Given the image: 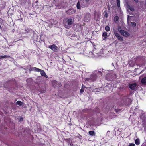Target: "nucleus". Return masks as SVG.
Returning a JSON list of instances; mask_svg holds the SVG:
<instances>
[{"label": "nucleus", "instance_id": "7c9ffc66", "mask_svg": "<svg viewBox=\"0 0 146 146\" xmlns=\"http://www.w3.org/2000/svg\"><path fill=\"white\" fill-rule=\"evenodd\" d=\"M129 146H135V145L133 143H130L129 144Z\"/></svg>", "mask_w": 146, "mask_h": 146}, {"label": "nucleus", "instance_id": "f3484780", "mask_svg": "<svg viewBox=\"0 0 146 146\" xmlns=\"http://www.w3.org/2000/svg\"><path fill=\"white\" fill-rule=\"evenodd\" d=\"M141 82L143 84L146 83V77H145L141 79Z\"/></svg>", "mask_w": 146, "mask_h": 146}, {"label": "nucleus", "instance_id": "ddd939ff", "mask_svg": "<svg viewBox=\"0 0 146 146\" xmlns=\"http://www.w3.org/2000/svg\"><path fill=\"white\" fill-rule=\"evenodd\" d=\"M102 37L103 38V40H105L107 37V33L106 32H104L102 35Z\"/></svg>", "mask_w": 146, "mask_h": 146}, {"label": "nucleus", "instance_id": "b1692460", "mask_svg": "<svg viewBox=\"0 0 146 146\" xmlns=\"http://www.w3.org/2000/svg\"><path fill=\"white\" fill-rule=\"evenodd\" d=\"M105 29L107 31H109L110 30V28L108 26H106L105 27Z\"/></svg>", "mask_w": 146, "mask_h": 146}, {"label": "nucleus", "instance_id": "c03bdc74", "mask_svg": "<svg viewBox=\"0 0 146 146\" xmlns=\"http://www.w3.org/2000/svg\"><path fill=\"white\" fill-rule=\"evenodd\" d=\"M1 25H0V29H1Z\"/></svg>", "mask_w": 146, "mask_h": 146}, {"label": "nucleus", "instance_id": "bb28decb", "mask_svg": "<svg viewBox=\"0 0 146 146\" xmlns=\"http://www.w3.org/2000/svg\"><path fill=\"white\" fill-rule=\"evenodd\" d=\"M115 111L117 113H118L120 111H121V110L120 109H115Z\"/></svg>", "mask_w": 146, "mask_h": 146}, {"label": "nucleus", "instance_id": "f8f14e48", "mask_svg": "<svg viewBox=\"0 0 146 146\" xmlns=\"http://www.w3.org/2000/svg\"><path fill=\"white\" fill-rule=\"evenodd\" d=\"M66 13L67 14L70 15L73 14L75 13V11L72 9H70L67 11Z\"/></svg>", "mask_w": 146, "mask_h": 146}, {"label": "nucleus", "instance_id": "a878e982", "mask_svg": "<svg viewBox=\"0 0 146 146\" xmlns=\"http://www.w3.org/2000/svg\"><path fill=\"white\" fill-rule=\"evenodd\" d=\"M76 6L78 9H80V2H78L77 3Z\"/></svg>", "mask_w": 146, "mask_h": 146}, {"label": "nucleus", "instance_id": "1a4fd4ad", "mask_svg": "<svg viewBox=\"0 0 146 146\" xmlns=\"http://www.w3.org/2000/svg\"><path fill=\"white\" fill-rule=\"evenodd\" d=\"M27 69H29V71L30 72L34 71L37 72L38 68L35 67H31V65L27 66Z\"/></svg>", "mask_w": 146, "mask_h": 146}, {"label": "nucleus", "instance_id": "20e7f679", "mask_svg": "<svg viewBox=\"0 0 146 146\" xmlns=\"http://www.w3.org/2000/svg\"><path fill=\"white\" fill-rule=\"evenodd\" d=\"M48 48L52 50L54 52H57L59 49V48L54 44L49 45L48 46Z\"/></svg>", "mask_w": 146, "mask_h": 146}, {"label": "nucleus", "instance_id": "0eeeda50", "mask_svg": "<svg viewBox=\"0 0 146 146\" xmlns=\"http://www.w3.org/2000/svg\"><path fill=\"white\" fill-rule=\"evenodd\" d=\"M127 10H129L131 11H134L135 9L133 5L130 3H128L127 5Z\"/></svg>", "mask_w": 146, "mask_h": 146}, {"label": "nucleus", "instance_id": "37998d69", "mask_svg": "<svg viewBox=\"0 0 146 146\" xmlns=\"http://www.w3.org/2000/svg\"><path fill=\"white\" fill-rule=\"evenodd\" d=\"M21 120H23V119L22 118H21L20 119V121H21Z\"/></svg>", "mask_w": 146, "mask_h": 146}, {"label": "nucleus", "instance_id": "a19ab883", "mask_svg": "<svg viewBox=\"0 0 146 146\" xmlns=\"http://www.w3.org/2000/svg\"><path fill=\"white\" fill-rule=\"evenodd\" d=\"M127 100H128V101H129L130 99L129 98H127Z\"/></svg>", "mask_w": 146, "mask_h": 146}, {"label": "nucleus", "instance_id": "cd10ccee", "mask_svg": "<svg viewBox=\"0 0 146 146\" xmlns=\"http://www.w3.org/2000/svg\"><path fill=\"white\" fill-rule=\"evenodd\" d=\"M84 91V90L83 88H82L80 90V92L81 93H83Z\"/></svg>", "mask_w": 146, "mask_h": 146}, {"label": "nucleus", "instance_id": "2f4dec72", "mask_svg": "<svg viewBox=\"0 0 146 146\" xmlns=\"http://www.w3.org/2000/svg\"><path fill=\"white\" fill-rule=\"evenodd\" d=\"M117 6L118 7H120V2H119L117 3Z\"/></svg>", "mask_w": 146, "mask_h": 146}, {"label": "nucleus", "instance_id": "9d476101", "mask_svg": "<svg viewBox=\"0 0 146 146\" xmlns=\"http://www.w3.org/2000/svg\"><path fill=\"white\" fill-rule=\"evenodd\" d=\"M137 86V84L136 83H133L129 84L128 85V86L130 89L132 90H134Z\"/></svg>", "mask_w": 146, "mask_h": 146}, {"label": "nucleus", "instance_id": "79ce46f5", "mask_svg": "<svg viewBox=\"0 0 146 146\" xmlns=\"http://www.w3.org/2000/svg\"><path fill=\"white\" fill-rule=\"evenodd\" d=\"M21 120H23V119L22 118H21L20 119V121H21Z\"/></svg>", "mask_w": 146, "mask_h": 146}, {"label": "nucleus", "instance_id": "9b49d317", "mask_svg": "<svg viewBox=\"0 0 146 146\" xmlns=\"http://www.w3.org/2000/svg\"><path fill=\"white\" fill-rule=\"evenodd\" d=\"M114 34L115 36L118 39L121 41H123V38L119 35V34L116 32H114Z\"/></svg>", "mask_w": 146, "mask_h": 146}, {"label": "nucleus", "instance_id": "a18cd8bd", "mask_svg": "<svg viewBox=\"0 0 146 146\" xmlns=\"http://www.w3.org/2000/svg\"><path fill=\"white\" fill-rule=\"evenodd\" d=\"M83 84H82V88H83Z\"/></svg>", "mask_w": 146, "mask_h": 146}, {"label": "nucleus", "instance_id": "39448f33", "mask_svg": "<svg viewBox=\"0 0 146 146\" xmlns=\"http://www.w3.org/2000/svg\"><path fill=\"white\" fill-rule=\"evenodd\" d=\"M91 17V15L89 13H86L84 17V21L88 22L90 20Z\"/></svg>", "mask_w": 146, "mask_h": 146}, {"label": "nucleus", "instance_id": "dca6fc26", "mask_svg": "<svg viewBox=\"0 0 146 146\" xmlns=\"http://www.w3.org/2000/svg\"><path fill=\"white\" fill-rule=\"evenodd\" d=\"M57 83H58L57 81L55 80L52 81V84L53 86L54 87H56V85L57 84Z\"/></svg>", "mask_w": 146, "mask_h": 146}, {"label": "nucleus", "instance_id": "72a5a7b5", "mask_svg": "<svg viewBox=\"0 0 146 146\" xmlns=\"http://www.w3.org/2000/svg\"><path fill=\"white\" fill-rule=\"evenodd\" d=\"M98 73L99 74H102V72L101 71H98Z\"/></svg>", "mask_w": 146, "mask_h": 146}, {"label": "nucleus", "instance_id": "473e14b6", "mask_svg": "<svg viewBox=\"0 0 146 146\" xmlns=\"http://www.w3.org/2000/svg\"><path fill=\"white\" fill-rule=\"evenodd\" d=\"M96 11H95L94 12V16L95 17L96 16Z\"/></svg>", "mask_w": 146, "mask_h": 146}, {"label": "nucleus", "instance_id": "412c9836", "mask_svg": "<svg viewBox=\"0 0 146 146\" xmlns=\"http://www.w3.org/2000/svg\"><path fill=\"white\" fill-rule=\"evenodd\" d=\"M16 104L19 105V106H21L23 104V102L20 101H18L16 102Z\"/></svg>", "mask_w": 146, "mask_h": 146}, {"label": "nucleus", "instance_id": "2eb2a0df", "mask_svg": "<svg viewBox=\"0 0 146 146\" xmlns=\"http://www.w3.org/2000/svg\"><path fill=\"white\" fill-rule=\"evenodd\" d=\"M142 122V126L144 128V130H145L146 129V120L143 121Z\"/></svg>", "mask_w": 146, "mask_h": 146}, {"label": "nucleus", "instance_id": "a211bd4d", "mask_svg": "<svg viewBox=\"0 0 146 146\" xmlns=\"http://www.w3.org/2000/svg\"><path fill=\"white\" fill-rule=\"evenodd\" d=\"M88 133L91 136H95V133L94 131H89Z\"/></svg>", "mask_w": 146, "mask_h": 146}, {"label": "nucleus", "instance_id": "c9c22d12", "mask_svg": "<svg viewBox=\"0 0 146 146\" xmlns=\"http://www.w3.org/2000/svg\"><path fill=\"white\" fill-rule=\"evenodd\" d=\"M30 31L31 32H32L33 34L34 33V32L33 30H30Z\"/></svg>", "mask_w": 146, "mask_h": 146}, {"label": "nucleus", "instance_id": "4c0bfd02", "mask_svg": "<svg viewBox=\"0 0 146 146\" xmlns=\"http://www.w3.org/2000/svg\"><path fill=\"white\" fill-rule=\"evenodd\" d=\"M15 31V29H13L12 31V32H13V33Z\"/></svg>", "mask_w": 146, "mask_h": 146}, {"label": "nucleus", "instance_id": "4468645a", "mask_svg": "<svg viewBox=\"0 0 146 146\" xmlns=\"http://www.w3.org/2000/svg\"><path fill=\"white\" fill-rule=\"evenodd\" d=\"M27 2V0H19L20 4L22 5H25Z\"/></svg>", "mask_w": 146, "mask_h": 146}, {"label": "nucleus", "instance_id": "f03ea898", "mask_svg": "<svg viewBox=\"0 0 146 146\" xmlns=\"http://www.w3.org/2000/svg\"><path fill=\"white\" fill-rule=\"evenodd\" d=\"M97 78V75L95 74L92 75L89 78H86V80L90 82H94L96 80Z\"/></svg>", "mask_w": 146, "mask_h": 146}, {"label": "nucleus", "instance_id": "5701e85b", "mask_svg": "<svg viewBox=\"0 0 146 146\" xmlns=\"http://www.w3.org/2000/svg\"><path fill=\"white\" fill-rule=\"evenodd\" d=\"M131 26L133 27H135L136 25V23L134 22H131Z\"/></svg>", "mask_w": 146, "mask_h": 146}, {"label": "nucleus", "instance_id": "ea45409f", "mask_svg": "<svg viewBox=\"0 0 146 146\" xmlns=\"http://www.w3.org/2000/svg\"><path fill=\"white\" fill-rule=\"evenodd\" d=\"M145 7H146V1L145 3Z\"/></svg>", "mask_w": 146, "mask_h": 146}, {"label": "nucleus", "instance_id": "7ed1b4c3", "mask_svg": "<svg viewBox=\"0 0 146 146\" xmlns=\"http://www.w3.org/2000/svg\"><path fill=\"white\" fill-rule=\"evenodd\" d=\"M89 0H82L81 2V4L82 7H87L88 6L89 3Z\"/></svg>", "mask_w": 146, "mask_h": 146}, {"label": "nucleus", "instance_id": "f257e3e1", "mask_svg": "<svg viewBox=\"0 0 146 146\" xmlns=\"http://www.w3.org/2000/svg\"><path fill=\"white\" fill-rule=\"evenodd\" d=\"M73 23V19L72 18H66L64 19L63 21V24L64 27L67 29L70 28L71 25Z\"/></svg>", "mask_w": 146, "mask_h": 146}, {"label": "nucleus", "instance_id": "c85d7f7f", "mask_svg": "<svg viewBox=\"0 0 146 146\" xmlns=\"http://www.w3.org/2000/svg\"><path fill=\"white\" fill-rule=\"evenodd\" d=\"M57 85H58V86L59 87H62V84H61V83H58V84H57Z\"/></svg>", "mask_w": 146, "mask_h": 146}, {"label": "nucleus", "instance_id": "58836bf2", "mask_svg": "<svg viewBox=\"0 0 146 146\" xmlns=\"http://www.w3.org/2000/svg\"><path fill=\"white\" fill-rule=\"evenodd\" d=\"M117 2H120V0H117Z\"/></svg>", "mask_w": 146, "mask_h": 146}, {"label": "nucleus", "instance_id": "f704fd0d", "mask_svg": "<svg viewBox=\"0 0 146 146\" xmlns=\"http://www.w3.org/2000/svg\"><path fill=\"white\" fill-rule=\"evenodd\" d=\"M30 80V79L28 78L27 79L26 81L27 82H29V80Z\"/></svg>", "mask_w": 146, "mask_h": 146}, {"label": "nucleus", "instance_id": "6e6552de", "mask_svg": "<svg viewBox=\"0 0 146 146\" xmlns=\"http://www.w3.org/2000/svg\"><path fill=\"white\" fill-rule=\"evenodd\" d=\"M119 32L121 35L125 36L128 37L130 35V34L129 33L123 30H120L119 31Z\"/></svg>", "mask_w": 146, "mask_h": 146}, {"label": "nucleus", "instance_id": "e433bc0d", "mask_svg": "<svg viewBox=\"0 0 146 146\" xmlns=\"http://www.w3.org/2000/svg\"><path fill=\"white\" fill-rule=\"evenodd\" d=\"M135 1V2L137 3H138V0H134Z\"/></svg>", "mask_w": 146, "mask_h": 146}, {"label": "nucleus", "instance_id": "aec40b11", "mask_svg": "<svg viewBox=\"0 0 146 146\" xmlns=\"http://www.w3.org/2000/svg\"><path fill=\"white\" fill-rule=\"evenodd\" d=\"M8 57H10V56H7V55H5L4 56H0V59L7 58Z\"/></svg>", "mask_w": 146, "mask_h": 146}, {"label": "nucleus", "instance_id": "423d86ee", "mask_svg": "<svg viewBox=\"0 0 146 146\" xmlns=\"http://www.w3.org/2000/svg\"><path fill=\"white\" fill-rule=\"evenodd\" d=\"M37 72H40L41 75L42 76H44L47 78H48V76L46 74L44 70L38 68Z\"/></svg>", "mask_w": 146, "mask_h": 146}, {"label": "nucleus", "instance_id": "393cba45", "mask_svg": "<svg viewBox=\"0 0 146 146\" xmlns=\"http://www.w3.org/2000/svg\"><path fill=\"white\" fill-rule=\"evenodd\" d=\"M104 17H105L107 18L108 17V14L107 12V10H105L104 11Z\"/></svg>", "mask_w": 146, "mask_h": 146}, {"label": "nucleus", "instance_id": "c756f323", "mask_svg": "<svg viewBox=\"0 0 146 146\" xmlns=\"http://www.w3.org/2000/svg\"><path fill=\"white\" fill-rule=\"evenodd\" d=\"M96 110H97V111H95L96 112H97L98 113L99 112V108H96Z\"/></svg>", "mask_w": 146, "mask_h": 146}, {"label": "nucleus", "instance_id": "6ab92c4d", "mask_svg": "<svg viewBox=\"0 0 146 146\" xmlns=\"http://www.w3.org/2000/svg\"><path fill=\"white\" fill-rule=\"evenodd\" d=\"M135 143L137 145H139L140 144V141L139 139L137 138L135 140Z\"/></svg>", "mask_w": 146, "mask_h": 146}, {"label": "nucleus", "instance_id": "49530a36", "mask_svg": "<svg viewBox=\"0 0 146 146\" xmlns=\"http://www.w3.org/2000/svg\"><path fill=\"white\" fill-rule=\"evenodd\" d=\"M4 129H7V128L6 127H5V128H4Z\"/></svg>", "mask_w": 146, "mask_h": 146}, {"label": "nucleus", "instance_id": "4be33fe9", "mask_svg": "<svg viewBox=\"0 0 146 146\" xmlns=\"http://www.w3.org/2000/svg\"><path fill=\"white\" fill-rule=\"evenodd\" d=\"M119 20V17L118 16H115L114 18V21L116 23Z\"/></svg>", "mask_w": 146, "mask_h": 146}]
</instances>
